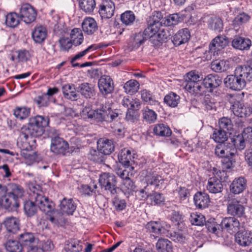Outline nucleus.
<instances>
[{"label": "nucleus", "instance_id": "nucleus-1", "mask_svg": "<svg viewBox=\"0 0 252 252\" xmlns=\"http://www.w3.org/2000/svg\"><path fill=\"white\" fill-rule=\"evenodd\" d=\"M158 19L154 20L143 32L144 38L150 39V41L154 44L155 42L157 32L159 26H172L176 25L179 22L180 17H157Z\"/></svg>", "mask_w": 252, "mask_h": 252}, {"label": "nucleus", "instance_id": "nucleus-2", "mask_svg": "<svg viewBox=\"0 0 252 252\" xmlns=\"http://www.w3.org/2000/svg\"><path fill=\"white\" fill-rule=\"evenodd\" d=\"M49 120L47 117L36 116L31 118L28 126L22 128L26 132L34 138L41 136L44 132V128L48 126Z\"/></svg>", "mask_w": 252, "mask_h": 252}, {"label": "nucleus", "instance_id": "nucleus-3", "mask_svg": "<svg viewBox=\"0 0 252 252\" xmlns=\"http://www.w3.org/2000/svg\"><path fill=\"white\" fill-rule=\"evenodd\" d=\"M214 176L209 178L206 185L207 190L211 193H217L222 191L223 186L222 182L225 181L226 173L223 170H220L213 168Z\"/></svg>", "mask_w": 252, "mask_h": 252}, {"label": "nucleus", "instance_id": "nucleus-4", "mask_svg": "<svg viewBox=\"0 0 252 252\" xmlns=\"http://www.w3.org/2000/svg\"><path fill=\"white\" fill-rule=\"evenodd\" d=\"M17 188L19 191L16 190V192H13L11 194L8 193L0 202L4 208L9 211H14L19 206L18 199L24 194V190L21 186L17 185Z\"/></svg>", "mask_w": 252, "mask_h": 252}, {"label": "nucleus", "instance_id": "nucleus-5", "mask_svg": "<svg viewBox=\"0 0 252 252\" xmlns=\"http://www.w3.org/2000/svg\"><path fill=\"white\" fill-rule=\"evenodd\" d=\"M117 178L113 174L105 172L99 176L100 186L111 195H115L117 193L119 188L117 187Z\"/></svg>", "mask_w": 252, "mask_h": 252}, {"label": "nucleus", "instance_id": "nucleus-6", "mask_svg": "<svg viewBox=\"0 0 252 252\" xmlns=\"http://www.w3.org/2000/svg\"><path fill=\"white\" fill-rule=\"evenodd\" d=\"M224 83L227 88L235 91H240L246 86L245 81L236 69L234 74L226 76L224 79Z\"/></svg>", "mask_w": 252, "mask_h": 252}, {"label": "nucleus", "instance_id": "nucleus-7", "mask_svg": "<svg viewBox=\"0 0 252 252\" xmlns=\"http://www.w3.org/2000/svg\"><path fill=\"white\" fill-rule=\"evenodd\" d=\"M245 208L240 200L235 198L227 204V212L233 217L241 218L245 215Z\"/></svg>", "mask_w": 252, "mask_h": 252}, {"label": "nucleus", "instance_id": "nucleus-8", "mask_svg": "<svg viewBox=\"0 0 252 252\" xmlns=\"http://www.w3.org/2000/svg\"><path fill=\"white\" fill-rule=\"evenodd\" d=\"M171 226L164 221H153L148 222L147 229L151 233L157 235H165L169 231Z\"/></svg>", "mask_w": 252, "mask_h": 252}, {"label": "nucleus", "instance_id": "nucleus-9", "mask_svg": "<svg viewBox=\"0 0 252 252\" xmlns=\"http://www.w3.org/2000/svg\"><path fill=\"white\" fill-rule=\"evenodd\" d=\"M35 142L34 138L28 134L23 128L20 135L17 139V145L22 150V151L29 150L32 146V143Z\"/></svg>", "mask_w": 252, "mask_h": 252}, {"label": "nucleus", "instance_id": "nucleus-10", "mask_svg": "<svg viewBox=\"0 0 252 252\" xmlns=\"http://www.w3.org/2000/svg\"><path fill=\"white\" fill-rule=\"evenodd\" d=\"M35 201L39 209L46 215L51 213L54 208V203L43 194H36L35 197Z\"/></svg>", "mask_w": 252, "mask_h": 252}, {"label": "nucleus", "instance_id": "nucleus-11", "mask_svg": "<svg viewBox=\"0 0 252 252\" xmlns=\"http://www.w3.org/2000/svg\"><path fill=\"white\" fill-rule=\"evenodd\" d=\"M98 86L100 92L103 95L111 93L114 88L112 79L107 75H103L100 78L98 82Z\"/></svg>", "mask_w": 252, "mask_h": 252}, {"label": "nucleus", "instance_id": "nucleus-12", "mask_svg": "<svg viewBox=\"0 0 252 252\" xmlns=\"http://www.w3.org/2000/svg\"><path fill=\"white\" fill-rule=\"evenodd\" d=\"M222 229H225L229 232L238 231L240 227L239 221L235 217H229L224 218L221 222Z\"/></svg>", "mask_w": 252, "mask_h": 252}, {"label": "nucleus", "instance_id": "nucleus-13", "mask_svg": "<svg viewBox=\"0 0 252 252\" xmlns=\"http://www.w3.org/2000/svg\"><path fill=\"white\" fill-rule=\"evenodd\" d=\"M68 148V143L63 138L59 136H55L54 138H52L51 144V151L55 154H64Z\"/></svg>", "mask_w": 252, "mask_h": 252}, {"label": "nucleus", "instance_id": "nucleus-14", "mask_svg": "<svg viewBox=\"0 0 252 252\" xmlns=\"http://www.w3.org/2000/svg\"><path fill=\"white\" fill-rule=\"evenodd\" d=\"M231 45L235 49L247 51L252 46V41L248 38L236 35L232 40Z\"/></svg>", "mask_w": 252, "mask_h": 252}, {"label": "nucleus", "instance_id": "nucleus-15", "mask_svg": "<svg viewBox=\"0 0 252 252\" xmlns=\"http://www.w3.org/2000/svg\"><path fill=\"white\" fill-rule=\"evenodd\" d=\"M80 116L83 119H94L96 122H102L103 119L101 117V108L94 110L89 107H85L81 111Z\"/></svg>", "mask_w": 252, "mask_h": 252}, {"label": "nucleus", "instance_id": "nucleus-16", "mask_svg": "<svg viewBox=\"0 0 252 252\" xmlns=\"http://www.w3.org/2000/svg\"><path fill=\"white\" fill-rule=\"evenodd\" d=\"M193 201L196 207L198 209H204L208 207L210 199L207 193L199 191L194 194Z\"/></svg>", "mask_w": 252, "mask_h": 252}, {"label": "nucleus", "instance_id": "nucleus-17", "mask_svg": "<svg viewBox=\"0 0 252 252\" xmlns=\"http://www.w3.org/2000/svg\"><path fill=\"white\" fill-rule=\"evenodd\" d=\"M221 83V78L216 74H209L203 79V84L205 88L212 92L214 89L219 87Z\"/></svg>", "mask_w": 252, "mask_h": 252}, {"label": "nucleus", "instance_id": "nucleus-18", "mask_svg": "<svg viewBox=\"0 0 252 252\" xmlns=\"http://www.w3.org/2000/svg\"><path fill=\"white\" fill-rule=\"evenodd\" d=\"M247 186V180L242 177L235 178L230 185L229 189L231 192L238 194L242 192Z\"/></svg>", "mask_w": 252, "mask_h": 252}, {"label": "nucleus", "instance_id": "nucleus-19", "mask_svg": "<svg viewBox=\"0 0 252 252\" xmlns=\"http://www.w3.org/2000/svg\"><path fill=\"white\" fill-rule=\"evenodd\" d=\"M190 37V32L187 28L179 30L173 37L172 42L174 45L179 46L187 42Z\"/></svg>", "mask_w": 252, "mask_h": 252}, {"label": "nucleus", "instance_id": "nucleus-20", "mask_svg": "<svg viewBox=\"0 0 252 252\" xmlns=\"http://www.w3.org/2000/svg\"><path fill=\"white\" fill-rule=\"evenodd\" d=\"M97 149L104 155H109L114 150L113 142L108 139H99L97 141Z\"/></svg>", "mask_w": 252, "mask_h": 252}, {"label": "nucleus", "instance_id": "nucleus-21", "mask_svg": "<svg viewBox=\"0 0 252 252\" xmlns=\"http://www.w3.org/2000/svg\"><path fill=\"white\" fill-rule=\"evenodd\" d=\"M63 95L66 99L72 101L77 100L79 98V94L76 93L75 86L73 84H66L62 87Z\"/></svg>", "mask_w": 252, "mask_h": 252}, {"label": "nucleus", "instance_id": "nucleus-22", "mask_svg": "<svg viewBox=\"0 0 252 252\" xmlns=\"http://www.w3.org/2000/svg\"><path fill=\"white\" fill-rule=\"evenodd\" d=\"M101 113L102 114V121L111 122L115 120L118 116V113L113 112L111 107V104L109 102L106 103L101 108Z\"/></svg>", "mask_w": 252, "mask_h": 252}, {"label": "nucleus", "instance_id": "nucleus-23", "mask_svg": "<svg viewBox=\"0 0 252 252\" xmlns=\"http://www.w3.org/2000/svg\"><path fill=\"white\" fill-rule=\"evenodd\" d=\"M235 241L242 246H249L252 243L251 232L247 230L238 232L235 235Z\"/></svg>", "mask_w": 252, "mask_h": 252}, {"label": "nucleus", "instance_id": "nucleus-24", "mask_svg": "<svg viewBox=\"0 0 252 252\" xmlns=\"http://www.w3.org/2000/svg\"><path fill=\"white\" fill-rule=\"evenodd\" d=\"M3 224L8 232L13 233H16L20 228L19 219L13 216L5 218Z\"/></svg>", "mask_w": 252, "mask_h": 252}, {"label": "nucleus", "instance_id": "nucleus-25", "mask_svg": "<svg viewBox=\"0 0 252 252\" xmlns=\"http://www.w3.org/2000/svg\"><path fill=\"white\" fill-rule=\"evenodd\" d=\"M101 16H113L115 12V5L111 0H106L99 5L98 10Z\"/></svg>", "mask_w": 252, "mask_h": 252}, {"label": "nucleus", "instance_id": "nucleus-26", "mask_svg": "<svg viewBox=\"0 0 252 252\" xmlns=\"http://www.w3.org/2000/svg\"><path fill=\"white\" fill-rule=\"evenodd\" d=\"M47 35V30L43 26L35 27L32 32V38L36 43H41L44 41Z\"/></svg>", "mask_w": 252, "mask_h": 252}, {"label": "nucleus", "instance_id": "nucleus-27", "mask_svg": "<svg viewBox=\"0 0 252 252\" xmlns=\"http://www.w3.org/2000/svg\"><path fill=\"white\" fill-rule=\"evenodd\" d=\"M82 28L86 33L88 35L93 34L97 29L95 21L92 17H87L82 24Z\"/></svg>", "mask_w": 252, "mask_h": 252}, {"label": "nucleus", "instance_id": "nucleus-28", "mask_svg": "<svg viewBox=\"0 0 252 252\" xmlns=\"http://www.w3.org/2000/svg\"><path fill=\"white\" fill-rule=\"evenodd\" d=\"M133 158L131 151L126 148L122 149L118 154L119 160L124 166H131V163L133 162L132 159Z\"/></svg>", "mask_w": 252, "mask_h": 252}, {"label": "nucleus", "instance_id": "nucleus-29", "mask_svg": "<svg viewBox=\"0 0 252 252\" xmlns=\"http://www.w3.org/2000/svg\"><path fill=\"white\" fill-rule=\"evenodd\" d=\"M60 206L61 210L68 215H72L76 208V206L71 198H63L61 201Z\"/></svg>", "mask_w": 252, "mask_h": 252}, {"label": "nucleus", "instance_id": "nucleus-30", "mask_svg": "<svg viewBox=\"0 0 252 252\" xmlns=\"http://www.w3.org/2000/svg\"><path fill=\"white\" fill-rule=\"evenodd\" d=\"M211 68L216 72L226 71L229 68V62L225 60H216L212 62Z\"/></svg>", "mask_w": 252, "mask_h": 252}, {"label": "nucleus", "instance_id": "nucleus-31", "mask_svg": "<svg viewBox=\"0 0 252 252\" xmlns=\"http://www.w3.org/2000/svg\"><path fill=\"white\" fill-rule=\"evenodd\" d=\"M121 104L127 109H139L140 101L137 98H133L131 96H127L123 97Z\"/></svg>", "mask_w": 252, "mask_h": 252}, {"label": "nucleus", "instance_id": "nucleus-32", "mask_svg": "<svg viewBox=\"0 0 252 252\" xmlns=\"http://www.w3.org/2000/svg\"><path fill=\"white\" fill-rule=\"evenodd\" d=\"M153 132L155 135L162 137H169L172 133L170 127L164 124H158L155 125Z\"/></svg>", "mask_w": 252, "mask_h": 252}, {"label": "nucleus", "instance_id": "nucleus-33", "mask_svg": "<svg viewBox=\"0 0 252 252\" xmlns=\"http://www.w3.org/2000/svg\"><path fill=\"white\" fill-rule=\"evenodd\" d=\"M231 109L233 114L237 117L242 118L247 116V107L245 106L243 102H234Z\"/></svg>", "mask_w": 252, "mask_h": 252}, {"label": "nucleus", "instance_id": "nucleus-34", "mask_svg": "<svg viewBox=\"0 0 252 252\" xmlns=\"http://www.w3.org/2000/svg\"><path fill=\"white\" fill-rule=\"evenodd\" d=\"M156 248L158 252H171L172 243L167 239L160 238L156 244Z\"/></svg>", "mask_w": 252, "mask_h": 252}, {"label": "nucleus", "instance_id": "nucleus-35", "mask_svg": "<svg viewBox=\"0 0 252 252\" xmlns=\"http://www.w3.org/2000/svg\"><path fill=\"white\" fill-rule=\"evenodd\" d=\"M236 69L245 81L246 84L247 82L252 81V67L251 65L239 66Z\"/></svg>", "mask_w": 252, "mask_h": 252}, {"label": "nucleus", "instance_id": "nucleus-36", "mask_svg": "<svg viewBox=\"0 0 252 252\" xmlns=\"http://www.w3.org/2000/svg\"><path fill=\"white\" fill-rule=\"evenodd\" d=\"M78 89L81 95L87 98H91L94 94V88L88 83L80 84Z\"/></svg>", "mask_w": 252, "mask_h": 252}, {"label": "nucleus", "instance_id": "nucleus-37", "mask_svg": "<svg viewBox=\"0 0 252 252\" xmlns=\"http://www.w3.org/2000/svg\"><path fill=\"white\" fill-rule=\"evenodd\" d=\"M19 240L24 249L36 241L33 234L30 232L21 234L19 236Z\"/></svg>", "mask_w": 252, "mask_h": 252}, {"label": "nucleus", "instance_id": "nucleus-38", "mask_svg": "<svg viewBox=\"0 0 252 252\" xmlns=\"http://www.w3.org/2000/svg\"><path fill=\"white\" fill-rule=\"evenodd\" d=\"M141 111L142 118L146 122L149 124H152L155 122L158 115L155 111L149 108L148 107H146Z\"/></svg>", "mask_w": 252, "mask_h": 252}, {"label": "nucleus", "instance_id": "nucleus-39", "mask_svg": "<svg viewBox=\"0 0 252 252\" xmlns=\"http://www.w3.org/2000/svg\"><path fill=\"white\" fill-rule=\"evenodd\" d=\"M180 101V97L176 93L171 92L164 98V102L168 106L174 108L177 106Z\"/></svg>", "mask_w": 252, "mask_h": 252}, {"label": "nucleus", "instance_id": "nucleus-40", "mask_svg": "<svg viewBox=\"0 0 252 252\" xmlns=\"http://www.w3.org/2000/svg\"><path fill=\"white\" fill-rule=\"evenodd\" d=\"M70 41L75 46L80 45L84 40V36L80 29L74 28L70 32Z\"/></svg>", "mask_w": 252, "mask_h": 252}, {"label": "nucleus", "instance_id": "nucleus-41", "mask_svg": "<svg viewBox=\"0 0 252 252\" xmlns=\"http://www.w3.org/2000/svg\"><path fill=\"white\" fill-rule=\"evenodd\" d=\"M17 184H9L7 186L0 184V201L1 202L4 197L8 194H11L12 192H16L18 190Z\"/></svg>", "mask_w": 252, "mask_h": 252}, {"label": "nucleus", "instance_id": "nucleus-42", "mask_svg": "<svg viewBox=\"0 0 252 252\" xmlns=\"http://www.w3.org/2000/svg\"><path fill=\"white\" fill-rule=\"evenodd\" d=\"M21 155L25 158V162L28 165H32L40 160L36 153H30L28 150L21 151Z\"/></svg>", "mask_w": 252, "mask_h": 252}, {"label": "nucleus", "instance_id": "nucleus-43", "mask_svg": "<svg viewBox=\"0 0 252 252\" xmlns=\"http://www.w3.org/2000/svg\"><path fill=\"white\" fill-rule=\"evenodd\" d=\"M162 27L159 26L158 29L155 42L153 44L155 46L158 45L161 42H165L170 36L169 32Z\"/></svg>", "mask_w": 252, "mask_h": 252}, {"label": "nucleus", "instance_id": "nucleus-44", "mask_svg": "<svg viewBox=\"0 0 252 252\" xmlns=\"http://www.w3.org/2000/svg\"><path fill=\"white\" fill-rule=\"evenodd\" d=\"M141 97L143 101L150 105L158 106L159 102L156 100L153 96L152 93L147 90H144L141 92Z\"/></svg>", "mask_w": 252, "mask_h": 252}, {"label": "nucleus", "instance_id": "nucleus-45", "mask_svg": "<svg viewBox=\"0 0 252 252\" xmlns=\"http://www.w3.org/2000/svg\"><path fill=\"white\" fill-rule=\"evenodd\" d=\"M189 220L192 225L197 226H203L206 222L205 217L201 214L196 212L190 214Z\"/></svg>", "mask_w": 252, "mask_h": 252}, {"label": "nucleus", "instance_id": "nucleus-46", "mask_svg": "<svg viewBox=\"0 0 252 252\" xmlns=\"http://www.w3.org/2000/svg\"><path fill=\"white\" fill-rule=\"evenodd\" d=\"M139 88V83L135 80H130L127 81L124 86L125 92L130 94H133L136 93Z\"/></svg>", "mask_w": 252, "mask_h": 252}, {"label": "nucleus", "instance_id": "nucleus-47", "mask_svg": "<svg viewBox=\"0 0 252 252\" xmlns=\"http://www.w3.org/2000/svg\"><path fill=\"white\" fill-rule=\"evenodd\" d=\"M5 247L8 252H22L24 250L19 241L9 240L5 245Z\"/></svg>", "mask_w": 252, "mask_h": 252}, {"label": "nucleus", "instance_id": "nucleus-48", "mask_svg": "<svg viewBox=\"0 0 252 252\" xmlns=\"http://www.w3.org/2000/svg\"><path fill=\"white\" fill-rule=\"evenodd\" d=\"M211 137L215 142L220 144L223 143L227 139L226 132L220 128L215 129Z\"/></svg>", "mask_w": 252, "mask_h": 252}, {"label": "nucleus", "instance_id": "nucleus-49", "mask_svg": "<svg viewBox=\"0 0 252 252\" xmlns=\"http://www.w3.org/2000/svg\"><path fill=\"white\" fill-rule=\"evenodd\" d=\"M203 82L199 81L193 83L186 84L185 89L192 94H197L203 92V88L202 86Z\"/></svg>", "mask_w": 252, "mask_h": 252}, {"label": "nucleus", "instance_id": "nucleus-50", "mask_svg": "<svg viewBox=\"0 0 252 252\" xmlns=\"http://www.w3.org/2000/svg\"><path fill=\"white\" fill-rule=\"evenodd\" d=\"M126 169L122 170V169H118L116 171V174L119 176L123 181L127 179L130 178V177L134 174V167L132 166H125Z\"/></svg>", "mask_w": 252, "mask_h": 252}, {"label": "nucleus", "instance_id": "nucleus-51", "mask_svg": "<svg viewBox=\"0 0 252 252\" xmlns=\"http://www.w3.org/2000/svg\"><path fill=\"white\" fill-rule=\"evenodd\" d=\"M37 205L34 200L32 201H26L24 203V209L26 215L28 216H32L35 215L37 211Z\"/></svg>", "mask_w": 252, "mask_h": 252}, {"label": "nucleus", "instance_id": "nucleus-52", "mask_svg": "<svg viewBox=\"0 0 252 252\" xmlns=\"http://www.w3.org/2000/svg\"><path fill=\"white\" fill-rule=\"evenodd\" d=\"M79 6L86 13H91L95 6L94 0H80Z\"/></svg>", "mask_w": 252, "mask_h": 252}, {"label": "nucleus", "instance_id": "nucleus-53", "mask_svg": "<svg viewBox=\"0 0 252 252\" xmlns=\"http://www.w3.org/2000/svg\"><path fill=\"white\" fill-rule=\"evenodd\" d=\"M222 50V49L217 46V44L211 41L209 45V50L206 53L207 54L206 59L209 60L212 59L213 57L218 56L221 53Z\"/></svg>", "mask_w": 252, "mask_h": 252}, {"label": "nucleus", "instance_id": "nucleus-54", "mask_svg": "<svg viewBox=\"0 0 252 252\" xmlns=\"http://www.w3.org/2000/svg\"><path fill=\"white\" fill-rule=\"evenodd\" d=\"M30 114V109L26 107H17L13 111L15 117L20 120L26 119Z\"/></svg>", "mask_w": 252, "mask_h": 252}, {"label": "nucleus", "instance_id": "nucleus-55", "mask_svg": "<svg viewBox=\"0 0 252 252\" xmlns=\"http://www.w3.org/2000/svg\"><path fill=\"white\" fill-rule=\"evenodd\" d=\"M88 158L90 160L98 163H101L104 160V155L99 150L91 149Z\"/></svg>", "mask_w": 252, "mask_h": 252}, {"label": "nucleus", "instance_id": "nucleus-56", "mask_svg": "<svg viewBox=\"0 0 252 252\" xmlns=\"http://www.w3.org/2000/svg\"><path fill=\"white\" fill-rule=\"evenodd\" d=\"M145 179L148 185H154L156 187L159 186V183L162 180L161 176L153 172L148 173L145 176Z\"/></svg>", "mask_w": 252, "mask_h": 252}, {"label": "nucleus", "instance_id": "nucleus-57", "mask_svg": "<svg viewBox=\"0 0 252 252\" xmlns=\"http://www.w3.org/2000/svg\"><path fill=\"white\" fill-rule=\"evenodd\" d=\"M81 243L80 241H71L65 246L64 250L65 252H81L83 249Z\"/></svg>", "mask_w": 252, "mask_h": 252}, {"label": "nucleus", "instance_id": "nucleus-58", "mask_svg": "<svg viewBox=\"0 0 252 252\" xmlns=\"http://www.w3.org/2000/svg\"><path fill=\"white\" fill-rule=\"evenodd\" d=\"M187 84L193 83L201 81L203 77L199 73L196 71L192 70L187 74Z\"/></svg>", "mask_w": 252, "mask_h": 252}, {"label": "nucleus", "instance_id": "nucleus-59", "mask_svg": "<svg viewBox=\"0 0 252 252\" xmlns=\"http://www.w3.org/2000/svg\"><path fill=\"white\" fill-rule=\"evenodd\" d=\"M47 215L48 216L47 219L54 224H58L62 220V213L58 210H55L54 208L51 211V213H49Z\"/></svg>", "mask_w": 252, "mask_h": 252}, {"label": "nucleus", "instance_id": "nucleus-60", "mask_svg": "<svg viewBox=\"0 0 252 252\" xmlns=\"http://www.w3.org/2000/svg\"><path fill=\"white\" fill-rule=\"evenodd\" d=\"M152 205H160L164 201V198L162 194L154 192L147 196Z\"/></svg>", "mask_w": 252, "mask_h": 252}, {"label": "nucleus", "instance_id": "nucleus-61", "mask_svg": "<svg viewBox=\"0 0 252 252\" xmlns=\"http://www.w3.org/2000/svg\"><path fill=\"white\" fill-rule=\"evenodd\" d=\"M36 14V12L34 8L30 4L25 3L21 6L19 16H34Z\"/></svg>", "mask_w": 252, "mask_h": 252}, {"label": "nucleus", "instance_id": "nucleus-62", "mask_svg": "<svg viewBox=\"0 0 252 252\" xmlns=\"http://www.w3.org/2000/svg\"><path fill=\"white\" fill-rule=\"evenodd\" d=\"M219 125L220 128L227 130H231L233 127V124L230 119L227 117H222L219 120Z\"/></svg>", "mask_w": 252, "mask_h": 252}, {"label": "nucleus", "instance_id": "nucleus-63", "mask_svg": "<svg viewBox=\"0 0 252 252\" xmlns=\"http://www.w3.org/2000/svg\"><path fill=\"white\" fill-rule=\"evenodd\" d=\"M18 59V62H25L29 60L31 55L29 51L26 49H22L15 52Z\"/></svg>", "mask_w": 252, "mask_h": 252}, {"label": "nucleus", "instance_id": "nucleus-64", "mask_svg": "<svg viewBox=\"0 0 252 252\" xmlns=\"http://www.w3.org/2000/svg\"><path fill=\"white\" fill-rule=\"evenodd\" d=\"M222 146L224 148L225 158L232 157L236 154L237 150L233 143H223Z\"/></svg>", "mask_w": 252, "mask_h": 252}]
</instances>
